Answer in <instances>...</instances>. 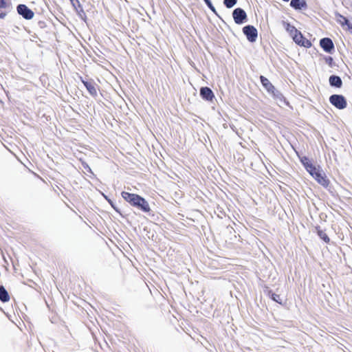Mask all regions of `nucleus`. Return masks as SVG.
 Masks as SVG:
<instances>
[{
	"label": "nucleus",
	"instance_id": "f257e3e1",
	"mask_svg": "<svg viewBox=\"0 0 352 352\" xmlns=\"http://www.w3.org/2000/svg\"><path fill=\"white\" fill-rule=\"evenodd\" d=\"M121 195L131 206L135 207L144 212L151 211L148 201L140 195L125 191L122 192Z\"/></svg>",
	"mask_w": 352,
	"mask_h": 352
},
{
	"label": "nucleus",
	"instance_id": "f03ea898",
	"mask_svg": "<svg viewBox=\"0 0 352 352\" xmlns=\"http://www.w3.org/2000/svg\"><path fill=\"white\" fill-rule=\"evenodd\" d=\"M329 102L338 109H344L347 105L345 98L342 95L333 94L331 96Z\"/></svg>",
	"mask_w": 352,
	"mask_h": 352
},
{
	"label": "nucleus",
	"instance_id": "7ed1b4c3",
	"mask_svg": "<svg viewBox=\"0 0 352 352\" xmlns=\"http://www.w3.org/2000/svg\"><path fill=\"white\" fill-rule=\"evenodd\" d=\"M293 41L299 46L304 47L306 48H309L311 46V43L309 40L307 39L302 33L298 30L296 33H295L292 36Z\"/></svg>",
	"mask_w": 352,
	"mask_h": 352
},
{
	"label": "nucleus",
	"instance_id": "20e7f679",
	"mask_svg": "<svg viewBox=\"0 0 352 352\" xmlns=\"http://www.w3.org/2000/svg\"><path fill=\"white\" fill-rule=\"evenodd\" d=\"M243 32L250 42L256 41L258 37V31L253 25H246L243 28Z\"/></svg>",
	"mask_w": 352,
	"mask_h": 352
},
{
	"label": "nucleus",
	"instance_id": "39448f33",
	"mask_svg": "<svg viewBox=\"0 0 352 352\" xmlns=\"http://www.w3.org/2000/svg\"><path fill=\"white\" fill-rule=\"evenodd\" d=\"M12 9L10 0H0V19H4Z\"/></svg>",
	"mask_w": 352,
	"mask_h": 352
},
{
	"label": "nucleus",
	"instance_id": "423d86ee",
	"mask_svg": "<svg viewBox=\"0 0 352 352\" xmlns=\"http://www.w3.org/2000/svg\"><path fill=\"white\" fill-rule=\"evenodd\" d=\"M16 10L18 13L25 19L30 20L34 17V14L33 11L24 4L19 5Z\"/></svg>",
	"mask_w": 352,
	"mask_h": 352
},
{
	"label": "nucleus",
	"instance_id": "0eeeda50",
	"mask_svg": "<svg viewBox=\"0 0 352 352\" xmlns=\"http://www.w3.org/2000/svg\"><path fill=\"white\" fill-rule=\"evenodd\" d=\"M232 16L234 22L236 24H241L247 19V14L245 12L240 8H236L232 13Z\"/></svg>",
	"mask_w": 352,
	"mask_h": 352
},
{
	"label": "nucleus",
	"instance_id": "6e6552de",
	"mask_svg": "<svg viewBox=\"0 0 352 352\" xmlns=\"http://www.w3.org/2000/svg\"><path fill=\"white\" fill-rule=\"evenodd\" d=\"M314 178L319 184L324 188H327L330 184L329 179L322 170H320L317 174H315Z\"/></svg>",
	"mask_w": 352,
	"mask_h": 352
},
{
	"label": "nucleus",
	"instance_id": "1a4fd4ad",
	"mask_svg": "<svg viewBox=\"0 0 352 352\" xmlns=\"http://www.w3.org/2000/svg\"><path fill=\"white\" fill-rule=\"evenodd\" d=\"M320 47L328 53H331L334 48L333 41L329 38H323L320 41Z\"/></svg>",
	"mask_w": 352,
	"mask_h": 352
},
{
	"label": "nucleus",
	"instance_id": "9d476101",
	"mask_svg": "<svg viewBox=\"0 0 352 352\" xmlns=\"http://www.w3.org/2000/svg\"><path fill=\"white\" fill-rule=\"evenodd\" d=\"M260 80L262 85L267 90V91L274 96L276 89L274 86L270 82V80L263 76H260Z\"/></svg>",
	"mask_w": 352,
	"mask_h": 352
},
{
	"label": "nucleus",
	"instance_id": "9b49d317",
	"mask_svg": "<svg viewBox=\"0 0 352 352\" xmlns=\"http://www.w3.org/2000/svg\"><path fill=\"white\" fill-rule=\"evenodd\" d=\"M200 96L204 100L208 101H212L214 98L212 91L208 87H201L200 89Z\"/></svg>",
	"mask_w": 352,
	"mask_h": 352
},
{
	"label": "nucleus",
	"instance_id": "f8f14e48",
	"mask_svg": "<svg viewBox=\"0 0 352 352\" xmlns=\"http://www.w3.org/2000/svg\"><path fill=\"white\" fill-rule=\"evenodd\" d=\"M80 80L91 96H97V89L95 87V83L92 80L86 81L84 80L82 77H80Z\"/></svg>",
	"mask_w": 352,
	"mask_h": 352
},
{
	"label": "nucleus",
	"instance_id": "ddd939ff",
	"mask_svg": "<svg viewBox=\"0 0 352 352\" xmlns=\"http://www.w3.org/2000/svg\"><path fill=\"white\" fill-rule=\"evenodd\" d=\"M290 6L295 10H302L307 8V4L305 0H292Z\"/></svg>",
	"mask_w": 352,
	"mask_h": 352
},
{
	"label": "nucleus",
	"instance_id": "4468645a",
	"mask_svg": "<svg viewBox=\"0 0 352 352\" xmlns=\"http://www.w3.org/2000/svg\"><path fill=\"white\" fill-rule=\"evenodd\" d=\"M316 230L318 236L326 243H330V239L324 230H322L320 226L316 227Z\"/></svg>",
	"mask_w": 352,
	"mask_h": 352
},
{
	"label": "nucleus",
	"instance_id": "2eb2a0df",
	"mask_svg": "<svg viewBox=\"0 0 352 352\" xmlns=\"http://www.w3.org/2000/svg\"><path fill=\"white\" fill-rule=\"evenodd\" d=\"M337 21L338 23H340L342 26L347 25L348 28L349 30H352V24L351 25L349 23V20L342 14H338L337 15Z\"/></svg>",
	"mask_w": 352,
	"mask_h": 352
},
{
	"label": "nucleus",
	"instance_id": "dca6fc26",
	"mask_svg": "<svg viewBox=\"0 0 352 352\" xmlns=\"http://www.w3.org/2000/svg\"><path fill=\"white\" fill-rule=\"evenodd\" d=\"M329 83L331 86H334L336 87H341L342 85V81L341 78L338 76H331L329 78Z\"/></svg>",
	"mask_w": 352,
	"mask_h": 352
},
{
	"label": "nucleus",
	"instance_id": "f3484780",
	"mask_svg": "<svg viewBox=\"0 0 352 352\" xmlns=\"http://www.w3.org/2000/svg\"><path fill=\"white\" fill-rule=\"evenodd\" d=\"M283 24L285 29L289 33L291 37L298 31V30L294 25H291L288 22L283 21Z\"/></svg>",
	"mask_w": 352,
	"mask_h": 352
},
{
	"label": "nucleus",
	"instance_id": "a211bd4d",
	"mask_svg": "<svg viewBox=\"0 0 352 352\" xmlns=\"http://www.w3.org/2000/svg\"><path fill=\"white\" fill-rule=\"evenodd\" d=\"M10 296L4 287L0 286V300L6 302L10 300Z\"/></svg>",
	"mask_w": 352,
	"mask_h": 352
},
{
	"label": "nucleus",
	"instance_id": "6ab92c4d",
	"mask_svg": "<svg viewBox=\"0 0 352 352\" xmlns=\"http://www.w3.org/2000/svg\"><path fill=\"white\" fill-rule=\"evenodd\" d=\"M306 170L314 177L320 170V166H316L314 164L308 166Z\"/></svg>",
	"mask_w": 352,
	"mask_h": 352
},
{
	"label": "nucleus",
	"instance_id": "aec40b11",
	"mask_svg": "<svg viewBox=\"0 0 352 352\" xmlns=\"http://www.w3.org/2000/svg\"><path fill=\"white\" fill-rule=\"evenodd\" d=\"M269 294H270V297L272 300L278 302L280 305H283V300L279 294H276L275 293H273L272 291L269 292Z\"/></svg>",
	"mask_w": 352,
	"mask_h": 352
},
{
	"label": "nucleus",
	"instance_id": "412c9836",
	"mask_svg": "<svg viewBox=\"0 0 352 352\" xmlns=\"http://www.w3.org/2000/svg\"><path fill=\"white\" fill-rule=\"evenodd\" d=\"M71 3L72 4L74 10L76 12L82 11V6L78 0H69Z\"/></svg>",
	"mask_w": 352,
	"mask_h": 352
},
{
	"label": "nucleus",
	"instance_id": "4be33fe9",
	"mask_svg": "<svg viewBox=\"0 0 352 352\" xmlns=\"http://www.w3.org/2000/svg\"><path fill=\"white\" fill-rule=\"evenodd\" d=\"M300 162L302 164V165H303V166L305 167V169L308 167V166L312 164L311 161L306 156H303V157H300Z\"/></svg>",
	"mask_w": 352,
	"mask_h": 352
},
{
	"label": "nucleus",
	"instance_id": "5701e85b",
	"mask_svg": "<svg viewBox=\"0 0 352 352\" xmlns=\"http://www.w3.org/2000/svg\"><path fill=\"white\" fill-rule=\"evenodd\" d=\"M236 1L237 0H224V4L228 8H230L236 4Z\"/></svg>",
	"mask_w": 352,
	"mask_h": 352
},
{
	"label": "nucleus",
	"instance_id": "b1692460",
	"mask_svg": "<svg viewBox=\"0 0 352 352\" xmlns=\"http://www.w3.org/2000/svg\"><path fill=\"white\" fill-rule=\"evenodd\" d=\"M206 5L208 6V8L213 12H216L214 7L212 6L210 0H204Z\"/></svg>",
	"mask_w": 352,
	"mask_h": 352
},
{
	"label": "nucleus",
	"instance_id": "393cba45",
	"mask_svg": "<svg viewBox=\"0 0 352 352\" xmlns=\"http://www.w3.org/2000/svg\"><path fill=\"white\" fill-rule=\"evenodd\" d=\"M326 62L329 65H331L333 62V58L331 56H329L326 58Z\"/></svg>",
	"mask_w": 352,
	"mask_h": 352
},
{
	"label": "nucleus",
	"instance_id": "a878e982",
	"mask_svg": "<svg viewBox=\"0 0 352 352\" xmlns=\"http://www.w3.org/2000/svg\"><path fill=\"white\" fill-rule=\"evenodd\" d=\"M83 166H84L85 168H88L89 169H90L87 164L85 165L83 164Z\"/></svg>",
	"mask_w": 352,
	"mask_h": 352
}]
</instances>
